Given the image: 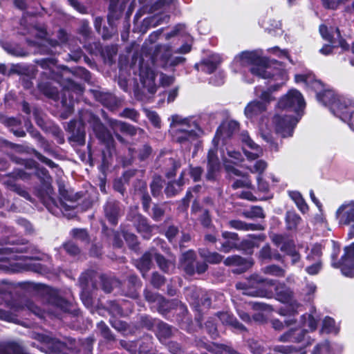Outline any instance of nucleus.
<instances>
[{
  "label": "nucleus",
  "mask_w": 354,
  "mask_h": 354,
  "mask_svg": "<svg viewBox=\"0 0 354 354\" xmlns=\"http://www.w3.org/2000/svg\"><path fill=\"white\" fill-rule=\"evenodd\" d=\"M301 217L294 212H288L286 215V227L289 230H296L300 221Z\"/></svg>",
  "instance_id": "51"
},
{
  "label": "nucleus",
  "mask_w": 354,
  "mask_h": 354,
  "mask_svg": "<svg viewBox=\"0 0 354 354\" xmlns=\"http://www.w3.org/2000/svg\"><path fill=\"white\" fill-rule=\"evenodd\" d=\"M240 176H241V178L236 180L232 185V187L234 189H236L239 188L252 189L253 187L252 180L248 174H241Z\"/></svg>",
  "instance_id": "57"
},
{
  "label": "nucleus",
  "mask_w": 354,
  "mask_h": 354,
  "mask_svg": "<svg viewBox=\"0 0 354 354\" xmlns=\"http://www.w3.org/2000/svg\"><path fill=\"white\" fill-rule=\"evenodd\" d=\"M139 341H126L121 340L120 342V346L127 351L130 354H136L138 351Z\"/></svg>",
  "instance_id": "59"
},
{
  "label": "nucleus",
  "mask_w": 354,
  "mask_h": 354,
  "mask_svg": "<svg viewBox=\"0 0 354 354\" xmlns=\"http://www.w3.org/2000/svg\"><path fill=\"white\" fill-rule=\"evenodd\" d=\"M297 83L304 82L307 88L316 93L317 97L318 93H322L324 89L322 83L316 79L312 74H297L295 77Z\"/></svg>",
  "instance_id": "30"
},
{
  "label": "nucleus",
  "mask_w": 354,
  "mask_h": 354,
  "mask_svg": "<svg viewBox=\"0 0 354 354\" xmlns=\"http://www.w3.org/2000/svg\"><path fill=\"white\" fill-rule=\"evenodd\" d=\"M15 241H8L6 245H10V243H14ZM12 247L6 245L0 248V261H10L11 259H21L17 254L19 253H28L32 255L36 254L38 252L37 249L30 245L24 244H11Z\"/></svg>",
  "instance_id": "20"
},
{
  "label": "nucleus",
  "mask_w": 354,
  "mask_h": 354,
  "mask_svg": "<svg viewBox=\"0 0 354 354\" xmlns=\"http://www.w3.org/2000/svg\"><path fill=\"white\" fill-rule=\"evenodd\" d=\"M35 339L45 344L49 354H68V350L73 351L75 348V340L72 339H68L69 345L44 334H37Z\"/></svg>",
  "instance_id": "19"
},
{
  "label": "nucleus",
  "mask_w": 354,
  "mask_h": 354,
  "mask_svg": "<svg viewBox=\"0 0 354 354\" xmlns=\"http://www.w3.org/2000/svg\"><path fill=\"white\" fill-rule=\"evenodd\" d=\"M162 300L165 304L158 302L156 304L158 311L163 316H167L171 310H175L180 314H182L183 318L179 322V326L181 329L186 330L189 333H194L196 331V328H201V319L199 316H196V321L198 323L197 326H194L191 319L186 315L187 308L181 301L177 299L166 300L162 297Z\"/></svg>",
  "instance_id": "12"
},
{
  "label": "nucleus",
  "mask_w": 354,
  "mask_h": 354,
  "mask_svg": "<svg viewBox=\"0 0 354 354\" xmlns=\"http://www.w3.org/2000/svg\"><path fill=\"white\" fill-rule=\"evenodd\" d=\"M196 254L193 250H189L182 254L180 259V264L182 269L188 275L195 273Z\"/></svg>",
  "instance_id": "32"
},
{
  "label": "nucleus",
  "mask_w": 354,
  "mask_h": 354,
  "mask_svg": "<svg viewBox=\"0 0 354 354\" xmlns=\"http://www.w3.org/2000/svg\"><path fill=\"white\" fill-rule=\"evenodd\" d=\"M102 289L106 293L111 292L113 289L120 286V281L115 278L106 275L100 276Z\"/></svg>",
  "instance_id": "47"
},
{
  "label": "nucleus",
  "mask_w": 354,
  "mask_h": 354,
  "mask_svg": "<svg viewBox=\"0 0 354 354\" xmlns=\"http://www.w3.org/2000/svg\"><path fill=\"white\" fill-rule=\"evenodd\" d=\"M104 216L112 225H116L122 214V208L119 202L109 198L104 205Z\"/></svg>",
  "instance_id": "26"
},
{
  "label": "nucleus",
  "mask_w": 354,
  "mask_h": 354,
  "mask_svg": "<svg viewBox=\"0 0 354 354\" xmlns=\"http://www.w3.org/2000/svg\"><path fill=\"white\" fill-rule=\"evenodd\" d=\"M109 14H108V21L111 26H114L115 20L118 19L122 14L124 9L122 5H119V0H109Z\"/></svg>",
  "instance_id": "37"
},
{
  "label": "nucleus",
  "mask_w": 354,
  "mask_h": 354,
  "mask_svg": "<svg viewBox=\"0 0 354 354\" xmlns=\"http://www.w3.org/2000/svg\"><path fill=\"white\" fill-rule=\"evenodd\" d=\"M319 32L325 40L328 41L331 45H324L320 50L319 52L324 55H328L330 54L333 50V47L335 45V39H336L335 37V35H331L330 33L328 32V28L324 25H321L319 26Z\"/></svg>",
  "instance_id": "39"
},
{
  "label": "nucleus",
  "mask_w": 354,
  "mask_h": 354,
  "mask_svg": "<svg viewBox=\"0 0 354 354\" xmlns=\"http://www.w3.org/2000/svg\"><path fill=\"white\" fill-rule=\"evenodd\" d=\"M185 174V171H183L177 181H172L168 183L167 186L165 188V194L168 197H171L177 194L179 192L181 191L182 187L185 185V181L183 178Z\"/></svg>",
  "instance_id": "40"
},
{
  "label": "nucleus",
  "mask_w": 354,
  "mask_h": 354,
  "mask_svg": "<svg viewBox=\"0 0 354 354\" xmlns=\"http://www.w3.org/2000/svg\"><path fill=\"white\" fill-rule=\"evenodd\" d=\"M162 187V181L160 177H156L153 178L151 183V190L153 196H158Z\"/></svg>",
  "instance_id": "63"
},
{
  "label": "nucleus",
  "mask_w": 354,
  "mask_h": 354,
  "mask_svg": "<svg viewBox=\"0 0 354 354\" xmlns=\"http://www.w3.org/2000/svg\"><path fill=\"white\" fill-rule=\"evenodd\" d=\"M123 237L132 250H136L138 246V239L136 236L131 232H123Z\"/></svg>",
  "instance_id": "62"
},
{
  "label": "nucleus",
  "mask_w": 354,
  "mask_h": 354,
  "mask_svg": "<svg viewBox=\"0 0 354 354\" xmlns=\"http://www.w3.org/2000/svg\"><path fill=\"white\" fill-rule=\"evenodd\" d=\"M133 223L139 233H140L145 239H149L152 227L150 226L146 218L140 214H137L133 218Z\"/></svg>",
  "instance_id": "34"
},
{
  "label": "nucleus",
  "mask_w": 354,
  "mask_h": 354,
  "mask_svg": "<svg viewBox=\"0 0 354 354\" xmlns=\"http://www.w3.org/2000/svg\"><path fill=\"white\" fill-rule=\"evenodd\" d=\"M187 300L193 306L196 311L201 313L199 297L202 295V290L196 286H190L185 292Z\"/></svg>",
  "instance_id": "35"
},
{
  "label": "nucleus",
  "mask_w": 354,
  "mask_h": 354,
  "mask_svg": "<svg viewBox=\"0 0 354 354\" xmlns=\"http://www.w3.org/2000/svg\"><path fill=\"white\" fill-rule=\"evenodd\" d=\"M150 0H139L140 4L144 6L143 9L149 10L153 14L145 18L142 24L141 31L145 32L149 28L167 24L169 20V12L175 8L176 0H157L148 8Z\"/></svg>",
  "instance_id": "8"
},
{
  "label": "nucleus",
  "mask_w": 354,
  "mask_h": 354,
  "mask_svg": "<svg viewBox=\"0 0 354 354\" xmlns=\"http://www.w3.org/2000/svg\"><path fill=\"white\" fill-rule=\"evenodd\" d=\"M333 252L331 254V266L335 268H340L343 275L348 277H354V242L349 246L345 247L344 254L339 261H337L339 253V248L333 242Z\"/></svg>",
  "instance_id": "14"
},
{
  "label": "nucleus",
  "mask_w": 354,
  "mask_h": 354,
  "mask_svg": "<svg viewBox=\"0 0 354 354\" xmlns=\"http://www.w3.org/2000/svg\"><path fill=\"white\" fill-rule=\"evenodd\" d=\"M216 316L223 325L230 326L236 332L246 330V328L242 324L239 323L232 314L227 311L218 312Z\"/></svg>",
  "instance_id": "31"
},
{
  "label": "nucleus",
  "mask_w": 354,
  "mask_h": 354,
  "mask_svg": "<svg viewBox=\"0 0 354 354\" xmlns=\"http://www.w3.org/2000/svg\"><path fill=\"white\" fill-rule=\"evenodd\" d=\"M139 76L143 86L145 93L147 91L150 95H153L157 89L155 83L156 73L154 70L145 64L143 59L140 62Z\"/></svg>",
  "instance_id": "22"
},
{
  "label": "nucleus",
  "mask_w": 354,
  "mask_h": 354,
  "mask_svg": "<svg viewBox=\"0 0 354 354\" xmlns=\"http://www.w3.org/2000/svg\"><path fill=\"white\" fill-rule=\"evenodd\" d=\"M156 254H158L154 250L147 252L136 261V267L140 270L143 277H145V273L151 268L152 259H156Z\"/></svg>",
  "instance_id": "36"
},
{
  "label": "nucleus",
  "mask_w": 354,
  "mask_h": 354,
  "mask_svg": "<svg viewBox=\"0 0 354 354\" xmlns=\"http://www.w3.org/2000/svg\"><path fill=\"white\" fill-rule=\"evenodd\" d=\"M273 351L281 354H306L304 349H298L294 346L277 345L274 346Z\"/></svg>",
  "instance_id": "52"
},
{
  "label": "nucleus",
  "mask_w": 354,
  "mask_h": 354,
  "mask_svg": "<svg viewBox=\"0 0 354 354\" xmlns=\"http://www.w3.org/2000/svg\"><path fill=\"white\" fill-rule=\"evenodd\" d=\"M250 66V73L257 77L272 80L276 82L267 89L260 87L254 88V94L259 100H253L245 108V115L253 121L261 120L259 129L262 138L270 143L272 149L278 150L277 145L274 142L270 132L264 130L263 118L265 116L268 104L274 100L273 93L279 89L288 80V75L281 62L270 60L263 56L261 49L251 51H243L236 55L233 61V70L238 73L242 72V67Z\"/></svg>",
  "instance_id": "1"
},
{
  "label": "nucleus",
  "mask_w": 354,
  "mask_h": 354,
  "mask_svg": "<svg viewBox=\"0 0 354 354\" xmlns=\"http://www.w3.org/2000/svg\"><path fill=\"white\" fill-rule=\"evenodd\" d=\"M205 328L212 339H216L218 336L215 318L209 317L205 322Z\"/></svg>",
  "instance_id": "58"
},
{
  "label": "nucleus",
  "mask_w": 354,
  "mask_h": 354,
  "mask_svg": "<svg viewBox=\"0 0 354 354\" xmlns=\"http://www.w3.org/2000/svg\"><path fill=\"white\" fill-rule=\"evenodd\" d=\"M111 326L118 331L122 333L124 335H127L130 333V330L126 322L118 319L111 320Z\"/></svg>",
  "instance_id": "60"
},
{
  "label": "nucleus",
  "mask_w": 354,
  "mask_h": 354,
  "mask_svg": "<svg viewBox=\"0 0 354 354\" xmlns=\"http://www.w3.org/2000/svg\"><path fill=\"white\" fill-rule=\"evenodd\" d=\"M173 52L174 51L169 45L157 46L151 57V63L153 66L165 69L183 64L185 58L183 56H173Z\"/></svg>",
  "instance_id": "13"
},
{
  "label": "nucleus",
  "mask_w": 354,
  "mask_h": 354,
  "mask_svg": "<svg viewBox=\"0 0 354 354\" xmlns=\"http://www.w3.org/2000/svg\"><path fill=\"white\" fill-rule=\"evenodd\" d=\"M317 99L324 106H328L332 113L340 120H346V113L344 109L354 107V99L338 95L330 89H324L322 93H318Z\"/></svg>",
  "instance_id": "10"
},
{
  "label": "nucleus",
  "mask_w": 354,
  "mask_h": 354,
  "mask_svg": "<svg viewBox=\"0 0 354 354\" xmlns=\"http://www.w3.org/2000/svg\"><path fill=\"white\" fill-rule=\"evenodd\" d=\"M229 226L232 228L238 230H244V231H254V230H261L263 228L259 224H252V223H246L243 221L239 220H232L230 221Z\"/></svg>",
  "instance_id": "42"
},
{
  "label": "nucleus",
  "mask_w": 354,
  "mask_h": 354,
  "mask_svg": "<svg viewBox=\"0 0 354 354\" xmlns=\"http://www.w3.org/2000/svg\"><path fill=\"white\" fill-rule=\"evenodd\" d=\"M335 218L339 225L350 226L348 236L354 238V201L340 205L335 212Z\"/></svg>",
  "instance_id": "21"
},
{
  "label": "nucleus",
  "mask_w": 354,
  "mask_h": 354,
  "mask_svg": "<svg viewBox=\"0 0 354 354\" xmlns=\"http://www.w3.org/2000/svg\"><path fill=\"white\" fill-rule=\"evenodd\" d=\"M3 49L10 55L16 57H25L28 55V52L19 45L5 43L3 44Z\"/></svg>",
  "instance_id": "50"
},
{
  "label": "nucleus",
  "mask_w": 354,
  "mask_h": 354,
  "mask_svg": "<svg viewBox=\"0 0 354 354\" xmlns=\"http://www.w3.org/2000/svg\"><path fill=\"white\" fill-rule=\"evenodd\" d=\"M221 62V58L218 54H212L207 57L202 59L199 63L195 64V68L198 71H203L206 73H212Z\"/></svg>",
  "instance_id": "29"
},
{
  "label": "nucleus",
  "mask_w": 354,
  "mask_h": 354,
  "mask_svg": "<svg viewBox=\"0 0 354 354\" xmlns=\"http://www.w3.org/2000/svg\"><path fill=\"white\" fill-rule=\"evenodd\" d=\"M32 167L35 169V175L40 180L43 185L48 188L51 184V177L50 176L48 171L44 167H39L37 162L35 161L32 162Z\"/></svg>",
  "instance_id": "41"
},
{
  "label": "nucleus",
  "mask_w": 354,
  "mask_h": 354,
  "mask_svg": "<svg viewBox=\"0 0 354 354\" xmlns=\"http://www.w3.org/2000/svg\"><path fill=\"white\" fill-rule=\"evenodd\" d=\"M241 140L244 154L249 161L256 160L263 156L262 148L250 138L247 132L241 133Z\"/></svg>",
  "instance_id": "24"
},
{
  "label": "nucleus",
  "mask_w": 354,
  "mask_h": 354,
  "mask_svg": "<svg viewBox=\"0 0 354 354\" xmlns=\"http://www.w3.org/2000/svg\"><path fill=\"white\" fill-rule=\"evenodd\" d=\"M22 268L27 271H32L41 274L48 272V268L39 262H26L22 265Z\"/></svg>",
  "instance_id": "54"
},
{
  "label": "nucleus",
  "mask_w": 354,
  "mask_h": 354,
  "mask_svg": "<svg viewBox=\"0 0 354 354\" xmlns=\"http://www.w3.org/2000/svg\"><path fill=\"white\" fill-rule=\"evenodd\" d=\"M199 254L206 262L212 264L220 263L223 258V257L220 254L215 252H209L205 249H200Z\"/></svg>",
  "instance_id": "48"
},
{
  "label": "nucleus",
  "mask_w": 354,
  "mask_h": 354,
  "mask_svg": "<svg viewBox=\"0 0 354 354\" xmlns=\"http://www.w3.org/2000/svg\"><path fill=\"white\" fill-rule=\"evenodd\" d=\"M239 123L234 120H230L226 123L222 124L217 129L214 138L213 139L214 147L210 149L207 154V173L206 177L208 180H214L216 177V173L220 169V161L217 156V150L216 144H217L221 137H230L233 133L239 129Z\"/></svg>",
  "instance_id": "9"
},
{
  "label": "nucleus",
  "mask_w": 354,
  "mask_h": 354,
  "mask_svg": "<svg viewBox=\"0 0 354 354\" xmlns=\"http://www.w3.org/2000/svg\"><path fill=\"white\" fill-rule=\"evenodd\" d=\"M30 178V174L21 169H15L7 176L1 177L0 181L6 187L7 189L16 192L26 200L31 201V197L28 192L16 183L19 179L26 180Z\"/></svg>",
  "instance_id": "18"
},
{
  "label": "nucleus",
  "mask_w": 354,
  "mask_h": 354,
  "mask_svg": "<svg viewBox=\"0 0 354 354\" xmlns=\"http://www.w3.org/2000/svg\"><path fill=\"white\" fill-rule=\"evenodd\" d=\"M322 248L320 244H314L309 252L307 254L306 259L308 262L322 261Z\"/></svg>",
  "instance_id": "49"
},
{
  "label": "nucleus",
  "mask_w": 354,
  "mask_h": 354,
  "mask_svg": "<svg viewBox=\"0 0 354 354\" xmlns=\"http://www.w3.org/2000/svg\"><path fill=\"white\" fill-rule=\"evenodd\" d=\"M78 121H71L68 125V130L72 133L74 141L83 145L85 142L86 132L84 126L89 124L97 138L106 147V150L102 151V165H109V158L112 156L114 151V140L110 131L103 125L98 117L88 110H82L80 112Z\"/></svg>",
  "instance_id": "3"
},
{
  "label": "nucleus",
  "mask_w": 354,
  "mask_h": 354,
  "mask_svg": "<svg viewBox=\"0 0 354 354\" xmlns=\"http://www.w3.org/2000/svg\"><path fill=\"white\" fill-rule=\"evenodd\" d=\"M236 288L238 290H242L245 295L266 298L272 297L274 293L272 288H274L277 300L282 303L291 302L290 307L293 306L296 310L299 307L297 303L292 302L290 290L283 283H280L275 279L264 278L254 274L247 281L236 283Z\"/></svg>",
  "instance_id": "4"
},
{
  "label": "nucleus",
  "mask_w": 354,
  "mask_h": 354,
  "mask_svg": "<svg viewBox=\"0 0 354 354\" xmlns=\"http://www.w3.org/2000/svg\"><path fill=\"white\" fill-rule=\"evenodd\" d=\"M198 348H204L214 354H223L225 352V344H209L203 340L196 341Z\"/></svg>",
  "instance_id": "46"
},
{
  "label": "nucleus",
  "mask_w": 354,
  "mask_h": 354,
  "mask_svg": "<svg viewBox=\"0 0 354 354\" xmlns=\"http://www.w3.org/2000/svg\"><path fill=\"white\" fill-rule=\"evenodd\" d=\"M111 127L114 131L115 138L121 143H124V140L119 133H117L118 131L129 136H134L138 133H140L142 132V130L140 128H136L129 124L118 120L112 121Z\"/></svg>",
  "instance_id": "28"
},
{
  "label": "nucleus",
  "mask_w": 354,
  "mask_h": 354,
  "mask_svg": "<svg viewBox=\"0 0 354 354\" xmlns=\"http://www.w3.org/2000/svg\"><path fill=\"white\" fill-rule=\"evenodd\" d=\"M224 263L228 266H237V268L232 270V272L234 274H241L250 268L254 262L251 258L244 259L238 255H233L227 257L224 261Z\"/></svg>",
  "instance_id": "27"
},
{
  "label": "nucleus",
  "mask_w": 354,
  "mask_h": 354,
  "mask_svg": "<svg viewBox=\"0 0 354 354\" xmlns=\"http://www.w3.org/2000/svg\"><path fill=\"white\" fill-rule=\"evenodd\" d=\"M47 209L55 215H59L60 213L64 214V212L69 211L73 207V205H68L62 199L56 201L53 198H48L47 202H44Z\"/></svg>",
  "instance_id": "33"
},
{
  "label": "nucleus",
  "mask_w": 354,
  "mask_h": 354,
  "mask_svg": "<svg viewBox=\"0 0 354 354\" xmlns=\"http://www.w3.org/2000/svg\"><path fill=\"white\" fill-rule=\"evenodd\" d=\"M262 272L266 274H269L277 277H283L286 274L284 269L274 264L264 267L262 269Z\"/></svg>",
  "instance_id": "56"
},
{
  "label": "nucleus",
  "mask_w": 354,
  "mask_h": 354,
  "mask_svg": "<svg viewBox=\"0 0 354 354\" xmlns=\"http://www.w3.org/2000/svg\"><path fill=\"white\" fill-rule=\"evenodd\" d=\"M37 64L43 69L41 80L38 84L39 89L47 97L55 101L60 100L65 118L73 110L75 98L77 100L83 93L82 86L71 77L67 68L60 70L55 58L37 60Z\"/></svg>",
  "instance_id": "2"
},
{
  "label": "nucleus",
  "mask_w": 354,
  "mask_h": 354,
  "mask_svg": "<svg viewBox=\"0 0 354 354\" xmlns=\"http://www.w3.org/2000/svg\"><path fill=\"white\" fill-rule=\"evenodd\" d=\"M156 261L161 270L166 273L172 272L176 266L174 260L166 259L161 254H156Z\"/></svg>",
  "instance_id": "43"
},
{
  "label": "nucleus",
  "mask_w": 354,
  "mask_h": 354,
  "mask_svg": "<svg viewBox=\"0 0 354 354\" xmlns=\"http://www.w3.org/2000/svg\"><path fill=\"white\" fill-rule=\"evenodd\" d=\"M279 313L282 316L286 317V318L284 319L283 322L277 319L271 320L272 326L276 330H283L285 326L289 327L296 324L297 320L295 319V316L297 312L293 306L292 309L281 308Z\"/></svg>",
  "instance_id": "25"
},
{
  "label": "nucleus",
  "mask_w": 354,
  "mask_h": 354,
  "mask_svg": "<svg viewBox=\"0 0 354 354\" xmlns=\"http://www.w3.org/2000/svg\"><path fill=\"white\" fill-rule=\"evenodd\" d=\"M222 158L223 165L226 171L235 176H241V171L234 167L235 165L240 164L243 157L239 151L235 150L231 147H226V154L222 151Z\"/></svg>",
  "instance_id": "23"
},
{
  "label": "nucleus",
  "mask_w": 354,
  "mask_h": 354,
  "mask_svg": "<svg viewBox=\"0 0 354 354\" xmlns=\"http://www.w3.org/2000/svg\"><path fill=\"white\" fill-rule=\"evenodd\" d=\"M288 196L295 202L301 212L305 214L308 211V206L299 192L289 191Z\"/></svg>",
  "instance_id": "45"
},
{
  "label": "nucleus",
  "mask_w": 354,
  "mask_h": 354,
  "mask_svg": "<svg viewBox=\"0 0 354 354\" xmlns=\"http://www.w3.org/2000/svg\"><path fill=\"white\" fill-rule=\"evenodd\" d=\"M329 342L328 341H324L317 344L315 346L312 354H327L329 351Z\"/></svg>",
  "instance_id": "64"
},
{
  "label": "nucleus",
  "mask_w": 354,
  "mask_h": 354,
  "mask_svg": "<svg viewBox=\"0 0 354 354\" xmlns=\"http://www.w3.org/2000/svg\"><path fill=\"white\" fill-rule=\"evenodd\" d=\"M301 119L299 117H293L285 114L276 113L272 118V125L276 133L282 138L291 137L295 127Z\"/></svg>",
  "instance_id": "17"
},
{
  "label": "nucleus",
  "mask_w": 354,
  "mask_h": 354,
  "mask_svg": "<svg viewBox=\"0 0 354 354\" xmlns=\"http://www.w3.org/2000/svg\"><path fill=\"white\" fill-rule=\"evenodd\" d=\"M154 330L158 339L162 343H164L167 339L171 337L173 334L172 327L160 320L156 322V327Z\"/></svg>",
  "instance_id": "38"
},
{
  "label": "nucleus",
  "mask_w": 354,
  "mask_h": 354,
  "mask_svg": "<svg viewBox=\"0 0 354 354\" xmlns=\"http://www.w3.org/2000/svg\"><path fill=\"white\" fill-rule=\"evenodd\" d=\"M34 23L35 17L25 14L21 19L20 25L21 27H24L21 34H30L35 37V39L27 38L26 41L28 45L37 48V53L40 54H55L57 53L55 50L57 46L64 44L68 41V34L62 29H59L57 34L59 41L47 39L46 30L42 27L33 24Z\"/></svg>",
  "instance_id": "5"
},
{
  "label": "nucleus",
  "mask_w": 354,
  "mask_h": 354,
  "mask_svg": "<svg viewBox=\"0 0 354 354\" xmlns=\"http://www.w3.org/2000/svg\"><path fill=\"white\" fill-rule=\"evenodd\" d=\"M180 232H181L179 231L178 228L174 225H170L165 232L166 237L174 247L178 246Z\"/></svg>",
  "instance_id": "55"
},
{
  "label": "nucleus",
  "mask_w": 354,
  "mask_h": 354,
  "mask_svg": "<svg viewBox=\"0 0 354 354\" xmlns=\"http://www.w3.org/2000/svg\"><path fill=\"white\" fill-rule=\"evenodd\" d=\"M319 320V315L315 309L312 308L309 313L304 314L300 317L298 324L299 329L292 328L286 332L279 337V341L281 342H306L307 345H310L314 341L307 335L310 332H313L317 329Z\"/></svg>",
  "instance_id": "7"
},
{
  "label": "nucleus",
  "mask_w": 354,
  "mask_h": 354,
  "mask_svg": "<svg viewBox=\"0 0 354 354\" xmlns=\"http://www.w3.org/2000/svg\"><path fill=\"white\" fill-rule=\"evenodd\" d=\"M158 319H153L151 317L145 315L140 317V325L149 330H153L156 327V322H159Z\"/></svg>",
  "instance_id": "61"
},
{
  "label": "nucleus",
  "mask_w": 354,
  "mask_h": 354,
  "mask_svg": "<svg viewBox=\"0 0 354 354\" xmlns=\"http://www.w3.org/2000/svg\"><path fill=\"white\" fill-rule=\"evenodd\" d=\"M171 120L170 128L173 140L185 149H190L203 134V131L195 117L183 118L179 115H173Z\"/></svg>",
  "instance_id": "6"
},
{
  "label": "nucleus",
  "mask_w": 354,
  "mask_h": 354,
  "mask_svg": "<svg viewBox=\"0 0 354 354\" xmlns=\"http://www.w3.org/2000/svg\"><path fill=\"white\" fill-rule=\"evenodd\" d=\"M41 293L51 308L48 309L49 313L57 317H60L61 313H67L74 317L79 316L80 310L73 304L61 297L57 290L49 286H43Z\"/></svg>",
  "instance_id": "11"
},
{
  "label": "nucleus",
  "mask_w": 354,
  "mask_h": 354,
  "mask_svg": "<svg viewBox=\"0 0 354 354\" xmlns=\"http://www.w3.org/2000/svg\"><path fill=\"white\" fill-rule=\"evenodd\" d=\"M339 330V326L335 323L334 319L326 317L322 321L321 333L326 334H337Z\"/></svg>",
  "instance_id": "44"
},
{
  "label": "nucleus",
  "mask_w": 354,
  "mask_h": 354,
  "mask_svg": "<svg viewBox=\"0 0 354 354\" xmlns=\"http://www.w3.org/2000/svg\"><path fill=\"white\" fill-rule=\"evenodd\" d=\"M8 306L10 310L0 309L1 320L21 324L17 318L18 313L26 308L39 317H44V311L39 307L36 306L33 302L29 300L26 301L24 305L18 301H14L10 302Z\"/></svg>",
  "instance_id": "15"
},
{
  "label": "nucleus",
  "mask_w": 354,
  "mask_h": 354,
  "mask_svg": "<svg viewBox=\"0 0 354 354\" xmlns=\"http://www.w3.org/2000/svg\"><path fill=\"white\" fill-rule=\"evenodd\" d=\"M305 107L304 98L297 89H290L279 99L277 105V109L294 111L297 113V117H301Z\"/></svg>",
  "instance_id": "16"
},
{
  "label": "nucleus",
  "mask_w": 354,
  "mask_h": 354,
  "mask_svg": "<svg viewBox=\"0 0 354 354\" xmlns=\"http://www.w3.org/2000/svg\"><path fill=\"white\" fill-rule=\"evenodd\" d=\"M267 167L268 163L263 160H257L253 164L246 167L251 173L257 174V176H263Z\"/></svg>",
  "instance_id": "53"
}]
</instances>
